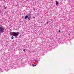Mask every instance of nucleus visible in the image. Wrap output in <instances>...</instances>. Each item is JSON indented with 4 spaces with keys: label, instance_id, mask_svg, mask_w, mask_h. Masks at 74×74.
Here are the masks:
<instances>
[{
    "label": "nucleus",
    "instance_id": "9b49d317",
    "mask_svg": "<svg viewBox=\"0 0 74 74\" xmlns=\"http://www.w3.org/2000/svg\"><path fill=\"white\" fill-rule=\"evenodd\" d=\"M19 37H21V36L20 35V36H19Z\"/></svg>",
    "mask_w": 74,
    "mask_h": 74
},
{
    "label": "nucleus",
    "instance_id": "9d476101",
    "mask_svg": "<svg viewBox=\"0 0 74 74\" xmlns=\"http://www.w3.org/2000/svg\"><path fill=\"white\" fill-rule=\"evenodd\" d=\"M23 51L24 52H25V49H23Z\"/></svg>",
    "mask_w": 74,
    "mask_h": 74
},
{
    "label": "nucleus",
    "instance_id": "1a4fd4ad",
    "mask_svg": "<svg viewBox=\"0 0 74 74\" xmlns=\"http://www.w3.org/2000/svg\"><path fill=\"white\" fill-rule=\"evenodd\" d=\"M34 62H38V61H37V60H35Z\"/></svg>",
    "mask_w": 74,
    "mask_h": 74
},
{
    "label": "nucleus",
    "instance_id": "7ed1b4c3",
    "mask_svg": "<svg viewBox=\"0 0 74 74\" xmlns=\"http://www.w3.org/2000/svg\"><path fill=\"white\" fill-rule=\"evenodd\" d=\"M32 66H33V67H35V66H37V64H34H34L32 63Z\"/></svg>",
    "mask_w": 74,
    "mask_h": 74
},
{
    "label": "nucleus",
    "instance_id": "423d86ee",
    "mask_svg": "<svg viewBox=\"0 0 74 74\" xmlns=\"http://www.w3.org/2000/svg\"><path fill=\"white\" fill-rule=\"evenodd\" d=\"M3 8H4V9L5 10H6V9H7V7H6L5 6H4L3 7Z\"/></svg>",
    "mask_w": 74,
    "mask_h": 74
},
{
    "label": "nucleus",
    "instance_id": "4468645a",
    "mask_svg": "<svg viewBox=\"0 0 74 74\" xmlns=\"http://www.w3.org/2000/svg\"><path fill=\"white\" fill-rule=\"evenodd\" d=\"M59 32H60V30H59Z\"/></svg>",
    "mask_w": 74,
    "mask_h": 74
},
{
    "label": "nucleus",
    "instance_id": "f8f14e48",
    "mask_svg": "<svg viewBox=\"0 0 74 74\" xmlns=\"http://www.w3.org/2000/svg\"><path fill=\"white\" fill-rule=\"evenodd\" d=\"M1 33H3V32H1V31H0V34H1Z\"/></svg>",
    "mask_w": 74,
    "mask_h": 74
},
{
    "label": "nucleus",
    "instance_id": "ddd939ff",
    "mask_svg": "<svg viewBox=\"0 0 74 74\" xmlns=\"http://www.w3.org/2000/svg\"><path fill=\"white\" fill-rule=\"evenodd\" d=\"M47 23V24H48V22H47V23Z\"/></svg>",
    "mask_w": 74,
    "mask_h": 74
},
{
    "label": "nucleus",
    "instance_id": "20e7f679",
    "mask_svg": "<svg viewBox=\"0 0 74 74\" xmlns=\"http://www.w3.org/2000/svg\"><path fill=\"white\" fill-rule=\"evenodd\" d=\"M28 16H29V15H26L25 17V19H27L28 18Z\"/></svg>",
    "mask_w": 74,
    "mask_h": 74
},
{
    "label": "nucleus",
    "instance_id": "39448f33",
    "mask_svg": "<svg viewBox=\"0 0 74 74\" xmlns=\"http://www.w3.org/2000/svg\"><path fill=\"white\" fill-rule=\"evenodd\" d=\"M56 5H58V2L57 1H56Z\"/></svg>",
    "mask_w": 74,
    "mask_h": 74
},
{
    "label": "nucleus",
    "instance_id": "0eeeda50",
    "mask_svg": "<svg viewBox=\"0 0 74 74\" xmlns=\"http://www.w3.org/2000/svg\"><path fill=\"white\" fill-rule=\"evenodd\" d=\"M30 18H31V17H28V19L30 20Z\"/></svg>",
    "mask_w": 74,
    "mask_h": 74
},
{
    "label": "nucleus",
    "instance_id": "f03ea898",
    "mask_svg": "<svg viewBox=\"0 0 74 74\" xmlns=\"http://www.w3.org/2000/svg\"><path fill=\"white\" fill-rule=\"evenodd\" d=\"M4 28L3 27H0V32L2 33L4 32Z\"/></svg>",
    "mask_w": 74,
    "mask_h": 74
},
{
    "label": "nucleus",
    "instance_id": "f257e3e1",
    "mask_svg": "<svg viewBox=\"0 0 74 74\" xmlns=\"http://www.w3.org/2000/svg\"><path fill=\"white\" fill-rule=\"evenodd\" d=\"M19 34V32H13L11 34V35L13 36H14L15 37H17L18 36V34Z\"/></svg>",
    "mask_w": 74,
    "mask_h": 74
},
{
    "label": "nucleus",
    "instance_id": "6e6552de",
    "mask_svg": "<svg viewBox=\"0 0 74 74\" xmlns=\"http://www.w3.org/2000/svg\"><path fill=\"white\" fill-rule=\"evenodd\" d=\"M13 38H14V36H12L11 37V39H13Z\"/></svg>",
    "mask_w": 74,
    "mask_h": 74
}]
</instances>
